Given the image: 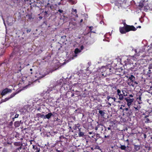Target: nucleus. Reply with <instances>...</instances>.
<instances>
[{"instance_id": "a18cd8bd", "label": "nucleus", "mask_w": 152, "mask_h": 152, "mask_svg": "<svg viewBox=\"0 0 152 152\" xmlns=\"http://www.w3.org/2000/svg\"><path fill=\"white\" fill-rule=\"evenodd\" d=\"M133 84H134V86H136L138 84V83L137 81H135V80L134 81Z\"/></svg>"}, {"instance_id": "72a5a7b5", "label": "nucleus", "mask_w": 152, "mask_h": 152, "mask_svg": "<svg viewBox=\"0 0 152 152\" xmlns=\"http://www.w3.org/2000/svg\"><path fill=\"white\" fill-rule=\"evenodd\" d=\"M66 35H64L61 37V39H63V42H65V40H66Z\"/></svg>"}, {"instance_id": "680f3d73", "label": "nucleus", "mask_w": 152, "mask_h": 152, "mask_svg": "<svg viewBox=\"0 0 152 152\" xmlns=\"http://www.w3.org/2000/svg\"><path fill=\"white\" fill-rule=\"evenodd\" d=\"M124 109L121 106V107H120V109H121V110H122V111Z\"/></svg>"}, {"instance_id": "cd10ccee", "label": "nucleus", "mask_w": 152, "mask_h": 152, "mask_svg": "<svg viewBox=\"0 0 152 152\" xmlns=\"http://www.w3.org/2000/svg\"><path fill=\"white\" fill-rule=\"evenodd\" d=\"M120 148L122 150H125L126 149V147L124 145H121Z\"/></svg>"}, {"instance_id": "c85d7f7f", "label": "nucleus", "mask_w": 152, "mask_h": 152, "mask_svg": "<svg viewBox=\"0 0 152 152\" xmlns=\"http://www.w3.org/2000/svg\"><path fill=\"white\" fill-rule=\"evenodd\" d=\"M5 52V50L4 49H2L1 52L0 53V57L3 56V55L4 54Z\"/></svg>"}, {"instance_id": "7ed1b4c3", "label": "nucleus", "mask_w": 152, "mask_h": 152, "mask_svg": "<svg viewBox=\"0 0 152 152\" xmlns=\"http://www.w3.org/2000/svg\"><path fill=\"white\" fill-rule=\"evenodd\" d=\"M107 99L108 101L111 102V103H114L115 102L120 103L121 102L120 101H117V98L115 97H111L109 96H107Z\"/></svg>"}, {"instance_id": "e433bc0d", "label": "nucleus", "mask_w": 152, "mask_h": 152, "mask_svg": "<svg viewBox=\"0 0 152 152\" xmlns=\"http://www.w3.org/2000/svg\"><path fill=\"white\" fill-rule=\"evenodd\" d=\"M88 28H89V29L90 30V31L91 32L93 33H95V32L92 31V30L94 28L93 26H89Z\"/></svg>"}, {"instance_id": "f8f14e48", "label": "nucleus", "mask_w": 152, "mask_h": 152, "mask_svg": "<svg viewBox=\"0 0 152 152\" xmlns=\"http://www.w3.org/2000/svg\"><path fill=\"white\" fill-rule=\"evenodd\" d=\"M25 149V148L23 147V144H21L20 147L16 148L15 150L16 152H23V151Z\"/></svg>"}, {"instance_id": "f704fd0d", "label": "nucleus", "mask_w": 152, "mask_h": 152, "mask_svg": "<svg viewBox=\"0 0 152 152\" xmlns=\"http://www.w3.org/2000/svg\"><path fill=\"white\" fill-rule=\"evenodd\" d=\"M104 127L105 128V129H107V130H110L112 132V129L111 128V126H109V127H108V128H106L105 126Z\"/></svg>"}, {"instance_id": "20e7f679", "label": "nucleus", "mask_w": 152, "mask_h": 152, "mask_svg": "<svg viewBox=\"0 0 152 152\" xmlns=\"http://www.w3.org/2000/svg\"><path fill=\"white\" fill-rule=\"evenodd\" d=\"M16 65L18 71V72H21V70L25 67V64L23 63H21L20 62H18Z\"/></svg>"}, {"instance_id": "37998d69", "label": "nucleus", "mask_w": 152, "mask_h": 152, "mask_svg": "<svg viewBox=\"0 0 152 152\" xmlns=\"http://www.w3.org/2000/svg\"><path fill=\"white\" fill-rule=\"evenodd\" d=\"M148 69H152V63L150 64L149 66Z\"/></svg>"}, {"instance_id": "473e14b6", "label": "nucleus", "mask_w": 152, "mask_h": 152, "mask_svg": "<svg viewBox=\"0 0 152 152\" xmlns=\"http://www.w3.org/2000/svg\"><path fill=\"white\" fill-rule=\"evenodd\" d=\"M21 144H22L20 142H15L14 143V145H15L19 146V147H20V146H21Z\"/></svg>"}, {"instance_id": "de8ad7c7", "label": "nucleus", "mask_w": 152, "mask_h": 152, "mask_svg": "<svg viewBox=\"0 0 152 152\" xmlns=\"http://www.w3.org/2000/svg\"><path fill=\"white\" fill-rule=\"evenodd\" d=\"M123 24L124 25V27H126V26H128V25H127V24H126V22H124L123 23Z\"/></svg>"}, {"instance_id": "2eb2a0df", "label": "nucleus", "mask_w": 152, "mask_h": 152, "mask_svg": "<svg viewBox=\"0 0 152 152\" xmlns=\"http://www.w3.org/2000/svg\"><path fill=\"white\" fill-rule=\"evenodd\" d=\"M80 126V125L79 124H76L73 127V129L74 130H76L77 132L80 131V130L81 129V128H79Z\"/></svg>"}, {"instance_id": "49530a36", "label": "nucleus", "mask_w": 152, "mask_h": 152, "mask_svg": "<svg viewBox=\"0 0 152 152\" xmlns=\"http://www.w3.org/2000/svg\"><path fill=\"white\" fill-rule=\"evenodd\" d=\"M32 70H33V69H30V74H29V75H31L32 74V73H33V72H32Z\"/></svg>"}, {"instance_id": "39448f33", "label": "nucleus", "mask_w": 152, "mask_h": 152, "mask_svg": "<svg viewBox=\"0 0 152 152\" xmlns=\"http://www.w3.org/2000/svg\"><path fill=\"white\" fill-rule=\"evenodd\" d=\"M124 100L126 101L127 103V105L129 108H130V106L134 101V99L133 98L131 99L129 98V97H125Z\"/></svg>"}, {"instance_id": "338daca9", "label": "nucleus", "mask_w": 152, "mask_h": 152, "mask_svg": "<svg viewBox=\"0 0 152 152\" xmlns=\"http://www.w3.org/2000/svg\"><path fill=\"white\" fill-rule=\"evenodd\" d=\"M42 18H43V17H42V16H39V18L40 19H42Z\"/></svg>"}, {"instance_id": "a211bd4d", "label": "nucleus", "mask_w": 152, "mask_h": 152, "mask_svg": "<svg viewBox=\"0 0 152 152\" xmlns=\"http://www.w3.org/2000/svg\"><path fill=\"white\" fill-rule=\"evenodd\" d=\"M77 10L76 9H72V13L73 14L75 17L77 18L78 17L77 14Z\"/></svg>"}, {"instance_id": "864d4df0", "label": "nucleus", "mask_w": 152, "mask_h": 152, "mask_svg": "<svg viewBox=\"0 0 152 152\" xmlns=\"http://www.w3.org/2000/svg\"><path fill=\"white\" fill-rule=\"evenodd\" d=\"M58 11L60 13H62L63 12V10L60 9H59L58 10Z\"/></svg>"}, {"instance_id": "423d86ee", "label": "nucleus", "mask_w": 152, "mask_h": 152, "mask_svg": "<svg viewBox=\"0 0 152 152\" xmlns=\"http://www.w3.org/2000/svg\"><path fill=\"white\" fill-rule=\"evenodd\" d=\"M126 30L127 32L130 31H135L136 30L137 28H136L133 26L128 25L126 27Z\"/></svg>"}, {"instance_id": "13d9d810", "label": "nucleus", "mask_w": 152, "mask_h": 152, "mask_svg": "<svg viewBox=\"0 0 152 152\" xmlns=\"http://www.w3.org/2000/svg\"><path fill=\"white\" fill-rule=\"evenodd\" d=\"M149 117V115H146L145 117H144V118H147L148 117Z\"/></svg>"}, {"instance_id": "3c124183", "label": "nucleus", "mask_w": 152, "mask_h": 152, "mask_svg": "<svg viewBox=\"0 0 152 152\" xmlns=\"http://www.w3.org/2000/svg\"><path fill=\"white\" fill-rule=\"evenodd\" d=\"M19 115V114H16L15 115L14 117H15V118H18V117Z\"/></svg>"}, {"instance_id": "a878e982", "label": "nucleus", "mask_w": 152, "mask_h": 152, "mask_svg": "<svg viewBox=\"0 0 152 152\" xmlns=\"http://www.w3.org/2000/svg\"><path fill=\"white\" fill-rule=\"evenodd\" d=\"M18 93L17 92H14L13 93H12L10 96V97H9L10 98V99L11 98L13 97H14L16 94H17Z\"/></svg>"}, {"instance_id": "6e6d98bb", "label": "nucleus", "mask_w": 152, "mask_h": 152, "mask_svg": "<svg viewBox=\"0 0 152 152\" xmlns=\"http://www.w3.org/2000/svg\"><path fill=\"white\" fill-rule=\"evenodd\" d=\"M15 1H17V3H19L20 2L21 0H15Z\"/></svg>"}, {"instance_id": "6ab92c4d", "label": "nucleus", "mask_w": 152, "mask_h": 152, "mask_svg": "<svg viewBox=\"0 0 152 152\" xmlns=\"http://www.w3.org/2000/svg\"><path fill=\"white\" fill-rule=\"evenodd\" d=\"M21 121H17L15 122L14 126L15 127H18L20 125Z\"/></svg>"}, {"instance_id": "4c0bfd02", "label": "nucleus", "mask_w": 152, "mask_h": 152, "mask_svg": "<svg viewBox=\"0 0 152 152\" xmlns=\"http://www.w3.org/2000/svg\"><path fill=\"white\" fill-rule=\"evenodd\" d=\"M145 123H148L151 122V121H150L149 119L148 118H147L146 121H145Z\"/></svg>"}, {"instance_id": "c9c22d12", "label": "nucleus", "mask_w": 152, "mask_h": 152, "mask_svg": "<svg viewBox=\"0 0 152 152\" xmlns=\"http://www.w3.org/2000/svg\"><path fill=\"white\" fill-rule=\"evenodd\" d=\"M10 99L9 97H7V98H6L4 99H2L1 100V101H2V102H5L8 100Z\"/></svg>"}, {"instance_id": "8fccbe9b", "label": "nucleus", "mask_w": 152, "mask_h": 152, "mask_svg": "<svg viewBox=\"0 0 152 152\" xmlns=\"http://www.w3.org/2000/svg\"><path fill=\"white\" fill-rule=\"evenodd\" d=\"M31 31V29H29L27 30V33H29Z\"/></svg>"}, {"instance_id": "412c9836", "label": "nucleus", "mask_w": 152, "mask_h": 152, "mask_svg": "<svg viewBox=\"0 0 152 152\" xmlns=\"http://www.w3.org/2000/svg\"><path fill=\"white\" fill-rule=\"evenodd\" d=\"M38 117H40L41 118H43L44 119L45 118V116L44 114H42L40 113H38L36 115Z\"/></svg>"}, {"instance_id": "aec40b11", "label": "nucleus", "mask_w": 152, "mask_h": 152, "mask_svg": "<svg viewBox=\"0 0 152 152\" xmlns=\"http://www.w3.org/2000/svg\"><path fill=\"white\" fill-rule=\"evenodd\" d=\"M141 95L142 94H141L140 95H139V97H137V98L138 103L139 104H141L142 103L141 96Z\"/></svg>"}, {"instance_id": "58836bf2", "label": "nucleus", "mask_w": 152, "mask_h": 152, "mask_svg": "<svg viewBox=\"0 0 152 152\" xmlns=\"http://www.w3.org/2000/svg\"><path fill=\"white\" fill-rule=\"evenodd\" d=\"M26 16L28 17L29 20H31L32 18L31 15L30 14H28L27 15H26Z\"/></svg>"}, {"instance_id": "0e129e2a", "label": "nucleus", "mask_w": 152, "mask_h": 152, "mask_svg": "<svg viewBox=\"0 0 152 152\" xmlns=\"http://www.w3.org/2000/svg\"><path fill=\"white\" fill-rule=\"evenodd\" d=\"M83 19H81L80 20V23H81L82 22H83Z\"/></svg>"}, {"instance_id": "603ef678", "label": "nucleus", "mask_w": 152, "mask_h": 152, "mask_svg": "<svg viewBox=\"0 0 152 152\" xmlns=\"http://www.w3.org/2000/svg\"><path fill=\"white\" fill-rule=\"evenodd\" d=\"M134 96V95L132 94H129V96L128 97H129V98L130 97L132 98Z\"/></svg>"}, {"instance_id": "6e6552de", "label": "nucleus", "mask_w": 152, "mask_h": 152, "mask_svg": "<svg viewBox=\"0 0 152 152\" xmlns=\"http://www.w3.org/2000/svg\"><path fill=\"white\" fill-rule=\"evenodd\" d=\"M12 92V90L11 89L7 88H6L2 90L1 94V95L3 96L8 93H10Z\"/></svg>"}, {"instance_id": "bb28decb", "label": "nucleus", "mask_w": 152, "mask_h": 152, "mask_svg": "<svg viewBox=\"0 0 152 152\" xmlns=\"http://www.w3.org/2000/svg\"><path fill=\"white\" fill-rule=\"evenodd\" d=\"M117 95L116 96L117 98L118 97V96H119V95H120V94H121V91L119 89H118L117 90Z\"/></svg>"}, {"instance_id": "2f4dec72", "label": "nucleus", "mask_w": 152, "mask_h": 152, "mask_svg": "<svg viewBox=\"0 0 152 152\" xmlns=\"http://www.w3.org/2000/svg\"><path fill=\"white\" fill-rule=\"evenodd\" d=\"M144 3L142 1H140L139 3V7L142 8V7L144 6Z\"/></svg>"}, {"instance_id": "ddd939ff", "label": "nucleus", "mask_w": 152, "mask_h": 152, "mask_svg": "<svg viewBox=\"0 0 152 152\" xmlns=\"http://www.w3.org/2000/svg\"><path fill=\"white\" fill-rule=\"evenodd\" d=\"M120 32L121 34H126V30L125 27H120L119 28Z\"/></svg>"}, {"instance_id": "e2e57ef3", "label": "nucleus", "mask_w": 152, "mask_h": 152, "mask_svg": "<svg viewBox=\"0 0 152 152\" xmlns=\"http://www.w3.org/2000/svg\"><path fill=\"white\" fill-rule=\"evenodd\" d=\"M137 28H141V26H138L136 28L137 29Z\"/></svg>"}, {"instance_id": "4be33fe9", "label": "nucleus", "mask_w": 152, "mask_h": 152, "mask_svg": "<svg viewBox=\"0 0 152 152\" xmlns=\"http://www.w3.org/2000/svg\"><path fill=\"white\" fill-rule=\"evenodd\" d=\"M134 149L136 151H139L140 149V146L139 145H134Z\"/></svg>"}, {"instance_id": "c756f323", "label": "nucleus", "mask_w": 152, "mask_h": 152, "mask_svg": "<svg viewBox=\"0 0 152 152\" xmlns=\"http://www.w3.org/2000/svg\"><path fill=\"white\" fill-rule=\"evenodd\" d=\"M97 127H98V129H102V130H103V125L101 124H98V125L97 126Z\"/></svg>"}, {"instance_id": "c03bdc74", "label": "nucleus", "mask_w": 152, "mask_h": 152, "mask_svg": "<svg viewBox=\"0 0 152 152\" xmlns=\"http://www.w3.org/2000/svg\"><path fill=\"white\" fill-rule=\"evenodd\" d=\"M13 122L12 121H11L8 124V125L10 126H12L13 125Z\"/></svg>"}, {"instance_id": "9b49d317", "label": "nucleus", "mask_w": 152, "mask_h": 152, "mask_svg": "<svg viewBox=\"0 0 152 152\" xmlns=\"http://www.w3.org/2000/svg\"><path fill=\"white\" fill-rule=\"evenodd\" d=\"M81 50L78 48H76L74 51L75 54L73 55V56L72 57H70V59H73L74 57H76L77 56V54L79 53H80L81 52Z\"/></svg>"}, {"instance_id": "dca6fc26", "label": "nucleus", "mask_w": 152, "mask_h": 152, "mask_svg": "<svg viewBox=\"0 0 152 152\" xmlns=\"http://www.w3.org/2000/svg\"><path fill=\"white\" fill-rule=\"evenodd\" d=\"M54 115L51 113H48L47 114H46L45 116V119H49L52 116H53Z\"/></svg>"}, {"instance_id": "f03ea898", "label": "nucleus", "mask_w": 152, "mask_h": 152, "mask_svg": "<svg viewBox=\"0 0 152 152\" xmlns=\"http://www.w3.org/2000/svg\"><path fill=\"white\" fill-rule=\"evenodd\" d=\"M88 134H89L88 135V137L91 138H94L96 142L97 141L98 139L100 138L99 135L98 134H96L94 133L91 132H88Z\"/></svg>"}, {"instance_id": "7c9ffc66", "label": "nucleus", "mask_w": 152, "mask_h": 152, "mask_svg": "<svg viewBox=\"0 0 152 152\" xmlns=\"http://www.w3.org/2000/svg\"><path fill=\"white\" fill-rule=\"evenodd\" d=\"M134 108L136 110H137L138 111H139L140 110L141 107L140 105H139V106H137V107H134Z\"/></svg>"}, {"instance_id": "052dcab7", "label": "nucleus", "mask_w": 152, "mask_h": 152, "mask_svg": "<svg viewBox=\"0 0 152 152\" xmlns=\"http://www.w3.org/2000/svg\"><path fill=\"white\" fill-rule=\"evenodd\" d=\"M140 55L139 54H138V53H137H137H136V54H135V56H139Z\"/></svg>"}, {"instance_id": "4468645a", "label": "nucleus", "mask_w": 152, "mask_h": 152, "mask_svg": "<svg viewBox=\"0 0 152 152\" xmlns=\"http://www.w3.org/2000/svg\"><path fill=\"white\" fill-rule=\"evenodd\" d=\"M111 132H112L110 131L105 129L104 132V133L105 135L104 137L106 138L108 137L110 135V134L111 133Z\"/></svg>"}, {"instance_id": "5701e85b", "label": "nucleus", "mask_w": 152, "mask_h": 152, "mask_svg": "<svg viewBox=\"0 0 152 152\" xmlns=\"http://www.w3.org/2000/svg\"><path fill=\"white\" fill-rule=\"evenodd\" d=\"M99 113L102 117L104 116L105 113L102 110H99Z\"/></svg>"}, {"instance_id": "f257e3e1", "label": "nucleus", "mask_w": 152, "mask_h": 152, "mask_svg": "<svg viewBox=\"0 0 152 152\" xmlns=\"http://www.w3.org/2000/svg\"><path fill=\"white\" fill-rule=\"evenodd\" d=\"M129 108H126L123 109L122 111V115H125L127 117H129L132 115V110L129 109Z\"/></svg>"}, {"instance_id": "f3484780", "label": "nucleus", "mask_w": 152, "mask_h": 152, "mask_svg": "<svg viewBox=\"0 0 152 152\" xmlns=\"http://www.w3.org/2000/svg\"><path fill=\"white\" fill-rule=\"evenodd\" d=\"M122 92H123V94H120L118 96L119 97L118 98V100H119V101H122L124 99L125 97H124V96H125L124 94H124V93L123 92V91H122Z\"/></svg>"}, {"instance_id": "ea45409f", "label": "nucleus", "mask_w": 152, "mask_h": 152, "mask_svg": "<svg viewBox=\"0 0 152 152\" xmlns=\"http://www.w3.org/2000/svg\"><path fill=\"white\" fill-rule=\"evenodd\" d=\"M69 2L71 3L72 4H75V1L72 0H68Z\"/></svg>"}, {"instance_id": "393cba45", "label": "nucleus", "mask_w": 152, "mask_h": 152, "mask_svg": "<svg viewBox=\"0 0 152 152\" xmlns=\"http://www.w3.org/2000/svg\"><path fill=\"white\" fill-rule=\"evenodd\" d=\"M129 60L130 59L129 58H127L126 60H125L124 61L125 63V65H126L129 64Z\"/></svg>"}, {"instance_id": "09e8293b", "label": "nucleus", "mask_w": 152, "mask_h": 152, "mask_svg": "<svg viewBox=\"0 0 152 152\" xmlns=\"http://www.w3.org/2000/svg\"><path fill=\"white\" fill-rule=\"evenodd\" d=\"M15 113V112H12L10 113V115H11V117Z\"/></svg>"}, {"instance_id": "bf43d9fd", "label": "nucleus", "mask_w": 152, "mask_h": 152, "mask_svg": "<svg viewBox=\"0 0 152 152\" xmlns=\"http://www.w3.org/2000/svg\"><path fill=\"white\" fill-rule=\"evenodd\" d=\"M58 5H61V4L64 5V4H63L61 3V2H59V3H58Z\"/></svg>"}, {"instance_id": "79ce46f5", "label": "nucleus", "mask_w": 152, "mask_h": 152, "mask_svg": "<svg viewBox=\"0 0 152 152\" xmlns=\"http://www.w3.org/2000/svg\"><path fill=\"white\" fill-rule=\"evenodd\" d=\"M95 149H98L101 151V149L100 148V147L98 146H96Z\"/></svg>"}, {"instance_id": "9d476101", "label": "nucleus", "mask_w": 152, "mask_h": 152, "mask_svg": "<svg viewBox=\"0 0 152 152\" xmlns=\"http://www.w3.org/2000/svg\"><path fill=\"white\" fill-rule=\"evenodd\" d=\"M49 4V3H48L47 4V5L45 7V11L44 12V15L46 16H48L47 15H48V13L50 12L49 9L50 8V9H51V7H50L49 8V7L48 6V5Z\"/></svg>"}, {"instance_id": "5fc2aeb1", "label": "nucleus", "mask_w": 152, "mask_h": 152, "mask_svg": "<svg viewBox=\"0 0 152 152\" xmlns=\"http://www.w3.org/2000/svg\"><path fill=\"white\" fill-rule=\"evenodd\" d=\"M80 50H83V48H84V46H83V45H81L80 46Z\"/></svg>"}, {"instance_id": "0eeeda50", "label": "nucleus", "mask_w": 152, "mask_h": 152, "mask_svg": "<svg viewBox=\"0 0 152 152\" xmlns=\"http://www.w3.org/2000/svg\"><path fill=\"white\" fill-rule=\"evenodd\" d=\"M135 77L132 75H131V76L129 77V79L131 81L129 83V85H130V86L133 87H134V84H133V83L135 80Z\"/></svg>"}, {"instance_id": "4d7b16f0", "label": "nucleus", "mask_w": 152, "mask_h": 152, "mask_svg": "<svg viewBox=\"0 0 152 152\" xmlns=\"http://www.w3.org/2000/svg\"><path fill=\"white\" fill-rule=\"evenodd\" d=\"M98 127H97V126H96L94 128V129H95V130H97L98 129Z\"/></svg>"}, {"instance_id": "69168bd1", "label": "nucleus", "mask_w": 152, "mask_h": 152, "mask_svg": "<svg viewBox=\"0 0 152 152\" xmlns=\"http://www.w3.org/2000/svg\"><path fill=\"white\" fill-rule=\"evenodd\" d=\"M15 118V117H13V118H12V121H14Z\"/></svg>"}, {"instance_id": "a19ab883", "label": "nucleus", "mask_w": 152, "mask_h": 152, "mask_svg": "<svg viewBox=\"0 0 152 152\" xmlns=\"http://www.w3.org/2000/svg\"><path fill=\"white\" fill-rule=\"evenodd\" d=\"M116 5L119 7H121V3H119L118 2H116L115 3Z\"/></svg>"}, {"instance_id": "b1692460", "label": "nucleus", "mask_w": 152, "mask_h": 152, "mask_svg": "<svg viewBox=\"0 0 152 152\" xmlns=\"http://www.w3.org/2000/svg\"><path fill=\"white\" fill-rule=\"evenodd\" d=\"M77 132H79L78 135L80 137H83L84 136V133L83 132H81L80 129V131Z\"/></svg>"}, {"instance_id": "1a4fd4ad", "label": "nucleus", "mask_w": 152, "mask_h": 152, "mask_svg": "<svg viewBox=\"0 0 152 152\" xmlns=\"http://www.w3.org/2000/svg\"><path fill=\"white\" fill-rule=\"evenodd\" d=\"M40 148L37 145H33L32 152H39Z\"/></svg>"}, {"instance_id": "774afa93", "label": "nucleus", "mask_w": 152, "mask_h": 152, "mask_svg": "<svg viewBox=\"0 0 152 152\" xmlns=\"http://www.w3.org/2000/svg\"><path fill=\"white\" fill-rule=\"evenodd\" d=\"M148 72H149V73H151V71L150 70V69H149V70H148Z\"/></svg>"}]
</instances>
